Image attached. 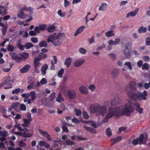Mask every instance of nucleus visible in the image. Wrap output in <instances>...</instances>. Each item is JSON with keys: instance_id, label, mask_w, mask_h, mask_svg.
Instances as JSON below:
<instances>
[{"instance_id": "obj_1", "label": "nucleus", "mask_w": 150, "mask_h": 150, "mask_svg": "<svg viewBox=\"0 0 150 150\" xmlns=\"http://www.w3.org/2000/svg\"><path fill=\"white\" fill-rule=\"evenodd\" d=\"M132 104V102L130 100L128 99L124 105H122L119 107H110L108 112L106 107L104 105L100 106V104L97 115H100L103 117L106 114L103 120V122H107L109 119L113 116L118 117L122 114L129 116L130 114L134 111Z\"/></svg>"}, {"instance_id": "obj_2", "label": "nucleus", "mask_w": 150, "mask_h": 150, "mask_svg": "<svg viewBox=\"0 0 150 150\" xmlns=\"http://www.w3.org/2000/svg\"><path fill=\"white\" fill-rule=\"evenodd\" d=\"M127 94L130 98L134 101L138 99L140 100L142 99L145 100L146 99V97L147 96V92L144 91L142 93L138 92L136 93L132 91H128Z\"/></svg>"}, {"instance_id": "obj_3", "label": "nucleus", "mask_w": 150, "mask_h": 150, "mask_svg": "<svg viewBox=\"0 0 150 150\" xmlns=\"http://www.w3.org/2000/svg\"><path fill=\"white\" fill-rule=\"evenodd\" d=\"M127 94L130 98L134 101L138 99L140 100L142 99L145 100L146 99V97L147 96V92L144 91L142 93L138 92L136 93L132 91H128Z\"/></svg>"}, {"instance_id": "obj_4", "label": "nucleus", "mask_w": 150, "mask_h": 150, "mask_svg": "<svg viewBox=\"0 0 150 150\" xmlns=\"http://www.w3.org/2000/svg\"><path fill=\"white\" fill-rule=\"evenodd\" d=\"M14 127L16 128L19 131H21L14 132V134L15 135H19L24 137L29 138L33 134V132L32 131H30L26 129H22L20 124H16L15 125Z\"/></svg>"}, {"instance_id": "obj_5", "label": "nucleus", "mask_w": 150, "mask_h": 150, "mask_svg": "<svg viewBox=\"0 0 150 150\" xmlns=\"http://www.w3.org/2000/svg\"><path fill=\"white\" fill-rule=\"evenodd\" d=\"M129 88L130 90L134 91H135L137 90V88L136 83L134 81H131L126 86L125 90L126 91L129 90Z\"/></svg>"}, {"instance_id": "obj_6", "label": "nucleus", "mask_w": 150, "mask_h": 150, "mask_svg": "<svg viewBox=\"0 0 150 150\" xmlns=\"http://www.w3.org/2000/svg\"><path fill=\"white\" fill-rule=\"evenodd\" d=\"M100 104L99 103H95L91 105L90 109L91 113H96L97 115Z\"/></svg>"}, {"instance_id": "obj_7", "label": "nucleus", "mask_w": 150, "mask_h": 150, "mask_svg": "<svg viewBox=\"0 0 150 150\" xmlns=\"http://www.w3.org/2000/svg\"><path fill=\"white\" fill-rule=\"evenodd\" d=\"M120 102L121 99L118 96L112 98L110 100V104L111 105V106H115L120 103Z\"/></svg>"}, {"instance_id": "obj_8", "label": "nucleus", "mask_w": 150, "mask_h": 150, "mask_svg": "<svg viewBox=\"0 0 150 150\" xmlns=\"http://www.w3.org/2000/svg\"><path fill=\"white\" fill-rule=\"evenodd\" d=\"M38 130L40 134L43 136L45 137L48 141H51L52 140L50 136L47 132L40 129H39Z\"/></svg>"}, {"instance_id": "obj_9", "label": "nucleus", "mask_w": 150, "mask_h": 150, "mask_svg": "<svg viewBox=\"0 0 150 150\" xmlns=\"http://www.w3.org/2000/svg\"><path fill=\"white\" fill-rule=\"evenodd\" d=\"M56 35H52L47 37V41L48 42H51L53 45H57L58 44H57L55 41L54 40Z\"/></svg>"}, {"instance_id": "obj_10", "label": "nucleus", "mask_w": 150, "mask_h": 150, "mask_svg": "<svg viewBox=\"0 0 150 150\" xmlns=\"http://www.w3.org/2000/svg\"><path fill=\"white\" fill-rule=\"evenodd\" d=\"M68 95L70 99H74L76 96V93L75 91L73 90H68Z\"/></svg>"}, {"instance_id": "obj_11", "label": "nucleus", "mask_w": 150, "mask_h": 150, "mask_svg": "<svg viewBox=\"0 0 150 150\" xmlns=\"http://www.w3.org/2000/svg\"><path fill=\"white\" fill-rule=\"evenodd\" d=\"M85 62V60L83 59L77 60L74 62V66L76 67H80Z\"/></svg>"}, {"instance_id": "obj_12", "label": "nucleus", "mask_w": 150, "mask_h": 150, "mask_svg": "<svg viewBox=\"0 0 150 150\" xmlns=\"http://www.w3.org/2000/svg\"><path fill=\"white\" fill-rule=\"evenodd\" d=\"M119 74L118 70L117 69H113L111 71V75L113 78H117Z\"/></svg>"}, {"instance_id": "obj_13", "label": "nucleus", "mask_w": 150, "mask_h": 150, "mask_svg": "<svg viewBox=\"0 0 150 150\" xmlns=\"http://www.w3.org/2000/svg\"><path fill=\"white\" fill-rule=\"evenodd\" d=\"M144 135L141 134L140 135L139 138H138V141L141 144H145L146 143V140L147 139V135H146V137L144 139Z\"/></svg>"}, {"instance_id": "obj_14", "label": "nucleus", "mask_w": 150, "mask_h": 150, "mask_svg": "<svg viewBox=\"0 0 150 150\" xmlns=\"http://www.w3.org/2000/svg\"><path fill=\"white\" fill-rule=\"evenodd\" d=\"M14 82V80H6L4 81V83L6 85L8 86V87H4L5 89H8L11 88L12 86V83Z\"/></svg>"}, {"instance_id": "obj_15", "label": "nucleus", "mask_w": 150, "mask_h": 150, "mask_svg": "<svg viewBox=\"0 0 150 150\" xmlns=\"http://www.w3.org/2000/svg\"><path fill=\"white\" fill-rule=\"evenodd\" d=\"M79 90L80 92L85 95H87L88 93L87 88L85 86H82L79 88Z\"/></svg>"}, {"instance_id": "obj_16", "label": "nucleus", "mask_w": 150, "mask_h": 150, "mask_svg": "<svg viewBox=\"0 0 150 150\" xmlns=\"http://www.w3.org/2000/svg\"><path fill=\"white\" fill-rule=\"evenodd\" d=\"M61 35L58 34L56 35V36L54 40L55 41L56 43L58 44L57 45H54L55 46H59L61 44L62 41V39L61 38Z\"/></svg>"}, {"instance_id": "obj_17", "label": "nucleus", "mask_w": 150, "mask_h": 150, "mask_svg": "<svg viewBox=\"0 0 150 150\" xmlns=\"http://www.w3.org/2000/svg\"><path fill=\"white\" fill-rule=\"evenodd\" d=\"M134 105L136 108V110L140 114H142V113L143 109L142 108H140V104L137 102H135L134 103Z\"/></svg>"}, {"instance_id": "obj_18", "label": "nucleus", "mask_w": 150, "mask_h": 150, "mask_svg": "<svg viewBox=\"0 0 150 150\" xmlns=\"http://www.w3.org/2000/svg\"><path fill=\"white\" fill-rule=\"evenodd\" d=\"M8 135L7 132L0 131V141L3 142L6 138V137Z\"/></svg>"}, {"instance_id": "obj_19", "label": "nucleus", "mask_w": 150, "mask_h": 150, "mask_svg": "<svg viewBox=\"0 0 150 150\" xmlns=\"http://www.w3.org/2000/svg\"><path fill=\"white\" fill-rule=\"evenodd\" d=\"M123 46L124 48L123 51L124 54H125L126 53H128L131 52V47L130 44L128 43L125 45H124Z\"/></svg>"}, {"instance_id": "obj_20", "label": "nucleus", "mask_w": 150, "mask_h": 150, "mask_svg": "<svg viewBox=\"0 0 150 150\" xmlns=\"http://www.w3.org/2000/svg\"><path fill=\"white\" fill-rule=\"evenodd\" d=\"M139 10V9L137 8L134 11L128 13L126 15V17L129 18L130 16L133 17L136 16Z\"/></svg>"}, {"instance_id": "obj_21", "label": "nucleus", "mask_w": 150, "mask_h": 150, "mask_svg": "<svg viewBox=\"0 0 150 150\" xmlns=\"http://www.w3.org/2000/svg\"><path fill=\"white\" fill-rule=\"evenodd\" d=\"M108 4L106 3H102L100 6H99L98 10L101 11H106L107 8Z\"/></svg>"}, {"instance_id": "obj_22", "label": "nucleus", "mask_w": 150, "mask_h": 150, "mask_svg": "<svg viewBox=\"0 0 150 150\" xmlns=\"http://www.w3.org/2000/svg\"><path fill=\"white\" fill-rule=\"evenodd\" d=\"M30 119H28L23 118V120L24 123L22 124L21 125L23 127H28L30 124V121H31Z\"/></svg>"}, {"instance_id": "obj_23", "label": "nucleus", "mask_w": 150, "mask_h": 150, "mask_svg": "<svg viewBox=\"0 0 150 150\" xmlns=\"http://www.w3.org/2000/svg\"><path fill=\"white\" fill-rule=\"evenodd\" d=\"M30 68V66L29 64H26L20 69V71L22 73H24L28 72Z\"/></svg>"}, {"instance_id": "obj_24", "label": "nucleus", "mask_w": 150, "mask_h": 150, "mask_svg": "<svg viewBox=\"0 0 150 150\" xmlns=\"http://www.w3.org/2000/svg\"><path fill=\"white\" fill-rule=\"evenodd\" d=\"M0 8V15L2 16H4L7 13V9L6 7L1 6Z\"/></svg>"}, {"instance_id": "obj_25", "label": "nucleus", "mask_w": 150, "mask_h": 150, "mask_svg": "<svg viewBox=\"0 0 150 150\" xmlns=\"http://www.w3.org/2000/svg\"><path fill=\"white\" fill-rule=\"evenodd\" d=\"M85 27L84 26H81L79 27L76 30L74 34V36H76L78 34L81 33Z\"/></svg>"}, {"instance_id": "obj_26", "label": "nucleus", "mask_w": 150, "mask_h": 150, "mask_svg": "<svg viewBox=\"0 0 150 150\" xmlns=\"http://www.w3.org/2000/svg\"><path fill=\"white\" fill-rule=\"evenodd\" d=\"M42 103L44 105L48 107H50L51 106V104L52 103V102L50 101L49 99L48 100L47 98L43 100Z\"/></svg>"}, {"instance_id": "obj_27", "label": "nucleus", "mask_w": 150, "mask_h": 150, "mask_svg": "<svg viewBox=\"0 0 150 150\" xmlns=\"http://www.w3.org/2000/svg\"><path fill=\"white\" fill-rule=\"evenodd\" d=\"M72 61V59L71 57H68L66 59L64 64L67 68H69L70 66Z\"/></svg>"}, {"instance_id": "obj_28", "label": "nucleus", "mask_w": 150, "mask_h": 150, "mask_svg": "<svg viewBox=\"0 0 150 150\" xmlns=\"http://www.w3.org/2000/svg\"><path fill=\"white\" fill-rule=\"evenodd\" d=\"M48 66L46 64H45L42 67L41 70L42 73L43 75H45L46 74V70L48 68Z\"/></svg>"}, {"instance_id": "obj_29", "label": "nucleus", "mask_w": 150, "mask_h": 150, "mask_svg": "<svg viewBox=\"0 0 150 150\" xmlns=\"http://www.w3.org/2000/svg\"><path fill=\"white\" fill-rule=\"evenodd\" d=\"M40 59L35 58L34 61V67L35 68H37L38 67L40 66V63L39 62L40 61Z\"/></svg>"}, {"instance_id": "obj_30", "label": "nucleus", "mask_w": 150, "mask_h": 150, "mask_svg": "<svg viewBox=\"0 0 150 150\" xmlns=\"http://www.w3.org/2000/svg\"><path fill=\"white\" fill-rule=\"evenodd\" d=\"M17 16L20 18L22 19H25L26 17V15L22 11H21L18 13Z\"/></svg>"}, {"instance_id": "obj_31", "label": "nucleus", "mask_w": 150, "mask_h": 150, "mask_svg": "<svg viewBox=\"0 0 150 150\" xmlns=\"http://www.w3.org/2000/svg\"><path fill=\"white\" fill-rule=\"evenodd\" d=\"M147 30V28H146L141 26L138 29V32L140 34L146 32Z\"/></svg>"}, {"instance_id": "obj_32", "label": "nucleus", "mask_w": 150, "mask_h": 150, "mask_svg": "<svg viewBox=\"0 0 150 150\" xmlns=\"http://www.w3.org/2000/svg\"><path fill=\"white\" fill-rule=\"evenodd\" d=\"M124 66L126 68H128L130 70L132 69L131 63L129 62H126L124 64Z\"/></svg>"}, {"instance_id": "obj_33", "label": "nucleus", "mask_w": 150, "mask_h": 150, "mask_svg": "<svg viewBox=\"0 0 150 150\" xmlns=\"http://www.w3.org/2000/svg\"><path fill=\"white\" fill-rule=\"evenodd\" d=\"M83 127L86 130H87L93 133H96V130L94 129H92V128L88 127L86 125H84Z\"/></svg>"}, {"instance_id": "obj_34", "label": "nucleus", "mask_w": 150, "mask_h": 150, "mask_svg": "<svg viewBox=\"0 0 150 150\" xmlns=\"http://www.w3.org/2000/svg\"><path fill=\"white\" fill-rule=\"evenodd\" d=\"M56 100L59 103H61L64 101V99L60 93H59L58 97L56 99Z\"/></svg>"}, {"instance_id": "obj_35", "label": "nucleus", "mask_w": 150, "mask_h": 150, "mask_svg": "<svg viewBox=\"0 0 150 150\" xmlns=\"http://www.w3.org/2000/svg\"><path fill=\"white\" fill-rule=\"evenodd\" d=\"M115 35V33L113 32V30H110L105 33V35L107 37H110Z\"/></svg>"}, {"instance_id": "obj_36", "label": "nucleus", "mask_w": 150, "mask_h": 150, "mask_svg": "<svg viewBox=\"0 0 150 150\" xmlns=\"http://www.w3.org/2000/svg\"><path fill=\"white\" fill-rule=\"evenodd\" d=\"M31 99L32 101H34L36 98V93L34 91H32L30 93Z\"/></svg>"}, {"instance_id": "obj_37", "label": "nucleus", "mask_w": 150, "mask_h": 150, "mask_svg": "<svg viewBox=\"0 0 150 150\" xmlns=\"http://www.w3.org/2000/svg\"><path fill=\"white\" fill-rule=\"evenodd\" d=\"M36 87V83L35 82L32 83L30 85L27 86V89L28 90L35 89Z\"/></svg>"}, {"instance_id": "obj_38", "label": "nucleus", "mask_w": 150, "mask_h": 150, "mask_svg": "<svg viewBox=\"0 0 150 150\" xmlns=\"http://www.w3.org/2000/svg\"><path fill=\"white\" fill-rule=\"evenodd\" d=\"M10 55L11 56V57L13 59H18L19 58V57L18 55L15 53L13 52H10Z\"/></svg>"}, {"instance_id": "obj_39", "label": "nucleus", "mask_w": 150, "mask_h": 150, "mask_svg": "<svg viewBox=\"0 0 150 150\" xmlns=\"http://www.w3.org/2000/svg\"><path fill=\"white\" fill-rule=\"evenodd\" d=\"M47 55L45 53H40L38 55L37 58L40 59V60L41 59L46 58L47 57Z\"/></svg>"}, {"instance_id": "obj_40", "label": "nucleus", "mask_w": 150, "mask_h": 150, "mask_svg": "<svg viewBox=\"0 0 150 150\" xmlns=\"http://www.w3.org/2000/svg\"><path fill=\"white\" fill-rule=\"evenodd\" d=\"M74 142L69 139L66 140L65 141V142L64 144V145H74Z\"/></svg>"}, {"instance_id": "obj_41", "label": "nucleus", "mask_w": 150, "mask_h": 150, "mask_svg": "<svg viewBox=\"0 0 150 150\" xmlns=\"http://www.w3.org/2000/svg\"><path fill=\"white\" fill-rule=\"evenodd\" d=\"M55 30V27L51 25L48 27L47 30L49 32L51 33L54 32Z\"/></svg>"}, {"instance_id": "obj_42", "label": "nucleus", "mask_w": 150, "mask_h": 150, "mask_svg": "<svg viewBox=\"0 0 150 150\" xmlns=\"http://www.w3.org/2000/svg\"><path fill=\"white\" fill-rule=\"evenodd\" d=\"M122 140V137H119L116 138L115 139H112V141L113 143L111 144V146L113 144H114L115 143L119 142Z\"/></svg>"}, {"instance_id": "obj_43", "label": "nucleus", "mask_w": 150, "mask_h": 150, "mask_svg": "<svg viewBox=\"0 0 150 150\" xmlns=\"http://www.w3.org/2000/svg\"><path fill=\"white\" fill-rule=\"evenodd\" d=\"M79 52L81 54H86L87 52V50L86 49L83 47H81L79 49Z\"/></svg>"}, {"instance_id": "obj_44", "label": "nucleus", "mask_w": 150, "mask_h": 150, "mask_svg": "<svg viewBox=\"0 0 150 150\" xmlns=\"http://www.w3.org/2000/svg\"><path fill=\"white\" fill-rule=\"evenodd\" d=\"M106 134L108 137H110L112 135L111 131L109 127L108 128L106 129Z\"/></svg>"}, {"instance_id": "obj_45", "label": "nucleus", "mask_w": 150, "mask_h": 150, "mask_svg": "<svg viewBox=\"0 0 150 150\" xmlns=\"http://www.w3.org/2000/svg\"><path fill=\"white\" fill-rule=\"evenodd\" d=\"M74 113L77 116H81V112L79 109H76L74 110Z\"/></svg>"}, {"instance_id": "obj_46", "label": "nucleus", "mask_w": 150, "mask_h": 150, "mask_svg": "<svg viewBox=\"0 0 150 150\" xmlns=\"http://www.w3.org/2000/svg\"><path fill=\"white\" fill-rule=\"evenodd\" d=\"M39 45L41 47H46L47 46V44L46 41L43 40L40 43Z\"/></svg>"}, {"instance_id": "obj_47", "label": "nucleus", "mask_w": 150, "mask_h": 150, "mask_svg": "<svg viewBox=\"0 0 150 150\" xmlns=\"http://www.w3.org/2000/svg\"><path fill=\"white\" fill-rule=\"evenodd\" d=\"M20 35H22L24 38H27L28 36V33L27 32L20 31Z\"/></svg>"}, {"instance_id": "obj_48", "label": "nucleus", "mask_w": 150, "mask_h": 150, "mask_svg": "<svg viewBox=\"0 0 150 150\" xmlns=\"http://www.w3.org/2000/svg\"><path fill=\"white\" fill-rule=\"evenodd\" d=\"M142 68L143 70H148L149 69V65L147 63H144L142 66Z\"/></svg>"}, {"instance_id": "obj_49", "label": "nucleus", "mask_w": 150, "mask_h": 150, "mask_svg": "<svg viewBox=\"0 0 150 150\" xmlns=\"http://www.w3.org/2000/svg\"><path fill=\"white\" fill-rule=\"evenodd\" d=\"M55 93L53 92L52 93L50 96L49 98V100H50V101H52L55 98Z\"/></svg>"}, {"instance_id": "obj_50", "label": "nucleus", "mask_w": 150, "mask_h": 150, "mask_svg": "<svg viewBox=\"0 0 150 150\" xmlns=\"http://www.w3.org/2000/svg\"><path fill=\"white\" fill-rule=\"evenodd\" d=\"M64 72V69H62L61 70L58 72L57 76L60 78H61L62 76V75Z\"/></svg>"}, {"instance_id": "obj_51", "label": "nucleus", "mask_w": 150, "mask_h": 150, "mask_svg": "<svg viewBox=\"0 0 150 150\" xmlns=\"http://www.w3.org/2000/svg\"><path fill=\"white\" fill-rule=\"evenodd\" d=\"M57 13L61 17L64 16L66 14V13L65 12L62 13V11L61 10H59L58 11Z\"/></svg>"}, {"instance_id": "obj_52", "label": "nucleus", "mask_w": 150, "mask_h": 150, "mask_svg": "<svg viewBox=\"0 0 150 150\" xmlns=\"http://www.w3.org/2000/svg\"><path fill=\"white\" fill-rule=\"evenodd\" d=\"M88 88L91 91H93L95 90L96 87L93 84H91L89 85L88 87Z\"/></svg>"}, {"instance_id": "obj_53", "label": "nucleus", "mask_w": 150, "mask_h": 150, "mask_svg": "<svg viewBox=\"0 0 150 150\" xmlns=\"http://www.w3.org/2000/svg\"><path fill=\"white\" fill-rule=\"evenodd\" d=\"M14 47L11 45H8L7 47V50L9 51L13 52L14 50Z\"/></svg>"}, {"instance_id": "obj_54", "label": "nucleus", "mask_w": 150, "mask_h": 150, "mask_svg": "<svg viewBox=\"0 0 150 150\" xmlns=\"http://www.w3.org/2000/svg\"><path fill=\"white\" fill-rule=\"evenodd\" d=\"M33 46V45L31 43H27L25 45V47L27 49H30Z\"/></svg>"}, {"instance_id": "obj_55", "label": "nucleus", "mask_w": 150, "mask_h": 150, "mask_svg": "<svg viewBox=\"0 0 150 150\" xmlns=\"http://www.w3.org/2000/svg\"><path fill=\"white\" fill-rule=\"evenodd\" d=\"M20 108L21 110L24 111H25L26 109L25 105L23 104H21Z\"/></svg>"}, {"instance_id": "obj_56", "label": "nucleus", "mask_w": 150, "mask_h": 150, "mask_svg": "<svg viewBox=\"0 0 150 150\" xmlns=\"http://www.w3.org/2000/svg\"><path fill=\"white\" fill-rule=\"evenodd\" d=\"M18 143L19 146L22 147H25L26 145V144L21 140L19 141Z\"/></svg>"}, {"instance_id": "obj_57", "label": "nucleus", "mask_w": 150, "mask_h": 150, "mask_svg": "<svg viewBox=\"0 0 150 150\" xmlns=\"http://www.w3.org/2000/svg\"><path fill=\"white\" fill-rule=\"evenodd\" d=\"M7 29V26H6V27L3 28L1 29L2 34L4 35H5L6 33Z\"/></svg>"}, {"instance_id": "obj_58", "label": "nucleus", "mask_w": 150, "mask_h": 150, "mask_svg": "<svg viewBox=\"0 0 150 150\" xmlns=\"http://www.w3.org/2000/svg\"><path fill=\"white\" fill-rule=\"evenodd\" d=\"M83 115L84 117V118L86 119H88L89 118V116L87 113L85 112L84 111L83 113Z\"/></svg>"}, {"instance_id": "obj_59", "label": "nucleus", "mask_w": 150, "mask_h": 150, "mask_svg": "<svg viewBox=\"0 0 150 150\" xmlns=\"http://www.w3.org/2000/svg\"><path fill=\"white\" fill-rule=\"evenodd\" d=\"M38 27H39L40 30H45L46 28V26L45 25H42L40 24L39 25Z\"/></svg>"}, {"instance_id": "obj_60", "label": "nucleus", "mask_w": 150, "mask_h": 150, "mask_svg": "<svg viewBox=\"0 0 150 150\" xmlns=\"http://www.w3.org/2000/svg\"><path fill=\"white\" fill-rule=\"evenodd\" d=\"M88 41L89 43L90 44H91L95 42V40L94 36H92L91 38L89 39H88Z\"/></svg>"}, {"instance_id": "obj_61", "label": "nucleus", "mask_w": 150, "mask_h": 150, "mask_svg": "<svg viewBox=\"0 0 150 150\" xmlns=\"http://www.w3.org/2000/svg\"><path fill=\"white\" fill-rule=\"evenodd\" d=\"M126 59H129L130 58L131 55V52H130L128 53H126L124 54Z\"/></svg>"}, {"instance_id": "obj_62", "label": "nucleus", "mask_w": 150, "mask_h": 150, "mask_svg": "<svg viewBox=\"0 0 150 150\" xmlns=\"http://www.w3.org/2000/svg\"><path fill=\"white\" fill-rule=\"evenodd\" d=\"M17 46L19 49L21 50H24V47L25 46L21 44L18 43L17 44Z\"/></svg>"}, {"instance_id": "obj_63", "label": "nucleus", "mask_w": 150, "mask_h": 150, "mask_svg": "<svg viewBox=\"0 0 150 150\" xmlns=\"http://www.w3.org/2000/svg\"><path fill=\"white\" fill-rule=\"evenodd\" d=\"M20 88L16 89L12 91V93L13 94H18L20 91Z\"/></svg>"}, {"instance_id": "obj_64", "label": "nucleus", "mask_w": 150, "mask_h": 150, "mask_svg": "<svg viewBox=\"0 0 150 150\" xmlns=\"http://www.w3.org/2000/svg\"><path fill=\"white\" fill-rule=\"evenodd\" d=\"M70 5V2L68 0H64V7H66Z\"/></svg>"}]
</instances>
